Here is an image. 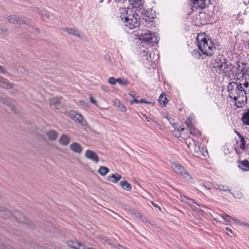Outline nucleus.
I'll return each mask as SVG.
<instances>
[{
  "label": "nucleus",
  "instance_id": "f257e3e1",
  "mask_svg": "<svg viewBox=\"0 0 249 249\" xmlns=\"http://www.w3.org/2000/svg\"><path fill=\"white\" fill-rule=\"evenodd\" d=\"M242 68L240 69L235 67H229L226 62H222L218 64L215 68L218 69L220 71L225 73V76L229 78H233L235 79H239L240 80L245 79L247 80V77L249 76L248 74V69L245 68L244 66H247V64H242ZM246 88H248L249 86L248 82H246L243 84Z\"/></svg>",
  "mask_w": 249,
  "mask_h": 249
},
{
  "label": "nucleus",
  "instance_id": "f03ea898",
  "mask_svg": "<svg viewBox=\"0 0 249 249\" xmlns=\"http://www.w3.org/2000/svg\"><path fill=\"white\" fill-rule=\"evenodd\" d=\"M242 84L235 82H231L228 85L229 96L230 98L234 100L237 107H241L245 105L247 102L246 92Z\"/></svg>",
  "mask_w": 249,
  "mask_h": 249
},
{
  "label": "nucleus",
  "instance_id": "7ed1b4c3",
  "mask_svg": "<svg viewBox=\"0 0 249 249\" xmlns=\"http://www.w3.org/2000/svg\"><path fill=\"white\" fill-rule=\"evenodd\" d=\"M120 17L125 26L130 29L138 27L140 24L139 20V16L134 13L130 8H124L120 10Z\"/></svg>",
  "mask_w": 249,
  "mask_h": 249
},
{
  "label": "nucleus",
  "instance_id": "20e7f679",
  "mask_svg": "<svg viewBox=\"0 0 249 249\" xmlns=\"http://www.w3.org/2000/svg\"><path fill=\"white\" fill-rule=\"evenodd\" d=\"M199 49L207 56H213L215 51L214 43L205 34H199L196 38Z\"/></svg>",
  "mask_w": 249,
  "mask_h": 249
},
{
  "label": "nucleus",
  "instance_id": "39448f33",
  "mask_svg": "<svg viewBox=\"0 0 249 249\" xmlns=\"http://www.w3.org/2000/svg\"><path fill=\"white\" fill-rule=\"evenodd\" d=\"M7 19L10 23L14 24H24L29 25L31 23L30 20L28 18L16 15L9 16L7 18Z\"/></svg>",
  "mask_w": 249,
  "mask_h": 249
},
{
  "label": "nucleus",
  "instance_id": "423d86ee",
  "mask_svg": "<svg viewBox=\"0 0 249 249\" xmlns=\"http://www.w3.org/2000/svg\"><path fill=\"white\" fill-rule=\"evenodd\" d=\"M173 171L178 176L183 178L187 180L191 179L192 178L190 175L187 173L185 169L181 165L173 163L171 165Z\"/></svg>",
  "mask_w": 249,
  "mask_h": 249
},
{
  "label": "nucleus",
  "instance_id": "0eeeda50",
  "mask_svg": "<svg viewBox=\"0 0 249 249\" xmlns=\"http://www.w3.org/2000/svg\"><path fill=\"white\" fill-rule=\"evenodd\" d=\"M69 116L71 119L74 122L79 123L82 125H85L86 121L84 120L81 114L77 113L74 110H71L69 111Z\"/></svg>",
  "mask_w": 249,
  "mask_h": 249
},
{
  "label": "nucleus",
  "instance_id": "6e6552de",
  "mask_svg": "<svg viewBox=\"0 0 249 249\" xmlns=\"http://www.w3.org/2000/svg\"><path fill=\"white\" fill-rule=\"evenodd\" d=\"M155 38L154 34L151 32L147 31L144 33L142 34L139 37V39L142 40L146 43H151L153 42V39Z\"/></svg>",
  "mask_w": 249,
  "mask_h": 249
},
{
  "label": "nucleus",
  "instance_id": "1a4fd4ad",
  "mask_svg": "<svg viewBox=\"0 0 249 249\" xmlns=\"http://www.w3.org/2000/svg\"><path fill=\"white\" fill-rule=\"evenodd\" d=\"M211 0H192L193 7L196 9H203L210 4Z\"/></svg>",
  "mask_w": 249,
  "mask_h": 249
},
{
  "label": "nucleus",
  "instance_id": "9d476101",
  "mask_svg": "<svg viewBox=\"0 0 249 249\" xmlns=\"http://www.w3.org/2000/svg\"><path fill=\"white\" fill-rule=\"evenodd\" d=\"M14 86V83L10 82L7 79L0 76V87L8 89H13Z\"/></svg>",
  "mask_w": 249,
  "mask_h": 249
},
{
  "label": "nucleus",
  "instance_id": "9b49d317",
  "mask_svg": "<svg viewBox=\"0 0 249 249\" xmlns=\"http://www.w3.org/2000/svg\"><path fill=\"white\" fill-rule=\"evenodd\" d=\"M85 157L87 159L90 160L95 163H98L99 161V157L96 153L90 150H87L86 151Z\"/></svg>",
  "mask_w": 249,
  "mask_h": 249
},
{
  "label": "nucleus",
  "instance_id": "f8f14e48",
  "mask_svg": "<svg viewBox=\"0 0 249 249\" xmlns=\"http://www.w3.org/2000/svg\"><path fill=\"white\" fill-rule=\"evenodd\" d=\"M0 101L3 104L10 107L12 111L14 112H16V107H15L14 102L11 100L7 98H1L0 99Z\"/></svg>",
  "mask_w": 249,
  "mask_h": 249
},
{
  "label": "nucleus",
  "instance_id": "ddd939ff",
  "mask_svg": "<svg viewBox=\"0 0 249 249\" xmlns=\"http://www.w3.org/2000/svg\"><path fill=\"white\" fill-rule=\"evenodd\" d=\"M121 178L122 176L118 173L112 174L110 176L107 177V180L112 183H116L121 179Z\"/></svg>",
  "mask_w": 249,
  "mask_h": 249
},
{
  "label": "nucleus",
  "instance_id": "4468645a",
  "mask_svg": "<svg viewBox=\"0 0 249 249\" xmlns=\"http://www.w3.org/2000/svg\"><path fill=\"white\" fill-rule=\"evenodd\" d=\"M46 136L51 141L56 140L58 137V133L54 130H50L46 132Z\"/></svg>",
  "mask_w": 249,
  "mask_h": 249
},
{
  "label": "nucleus",
  "instance_id": "2eb2a0df",
  "mask_svg": "<svg viewBox=\"0 0 249 249\" xmlns=\"http://www.w3.org/2000/svg\"><path fill=\"white\" fill-rule=\"evenodd\" d=\"M70 148L71 151L78 154L81 153L83 149L81 145L77 142L72 143L70 145Z\"/></svg>",
  "mask_w": 249,
  "mask_h": 249
},
{
  "label": "nucleus",
  "instance_id": "dca6fc26",
  "mask_svg": "<svg viewBox=\"0 0 249 249\" xmlns=\"http://www.w3.org/2000/svg\"><path fill=\"white\" fill-rule=\"evenodd\" d=\"M59 143L63 145H68L71 142L70 138L65 134H62L58 141Z\"/></svg>",
  "mask_w": 249,
  "mask_h": 249
},
{
  "label": "nucleus",
  "instance_id": "f3484780",
  "mask_svg": "<svg viewBox=\"0 0 249 249\" xmlns=\"http://www.w3.org/2000/svg\"><path fill=\"white\" fill-rule=\"evenodd\" d=\"M239 165L238 167L243 171L249 170V162L248 160L238 161Z\"/></svg>",
  "mask_w": 249,
  "mask_h": 249
},
{
  "label": "nucleus",
  "instance_id": "a211bd4d",
  "mask_svg": "<svg viewBox=\"0 0 249 249\" xmlns=\"http://www.w3.org/2000/svg\"><path fill=\"white\" fill-rule=\"evenodd\" d=\"M64 31L69 34L73 35L74 36L80 37L81 36L78 30L73 28H66Z\"/></svg>",
  "mask_w": 249,
  "mask_h": 249
},
{
  "label": "nucleus",
  "instance_id": "6ab92c4d",
  "mask_svg": "<svg viewBox=\"0 0 249 249\" xmlns=\"http://www.w3.org/2000/svg\"><path fill=\"white\" fill-rule=\"evenodd\" d=\"M114 106L118 107L122 112H125L126 110L125 106L122 104L120 101L118 100H115L113 102Z\"/></svg>",
  "mask_w": 249,
  "mask_h": 249
},
{
  "label": "nucleus",
  "instance_id": "aec40b11",
  "mask_svg": "<svg viewBox=\"0 0 249 249\" xmlns=\"http://www.w3.org/2000/svg\"><path fill=\"white\" fill-rule=\"evenodd\" d=\"M241 118L243 123L244 124L249 125V109L246 110Z\"/></svg>",
  "mask_w": 249,
  "mask_h": 249
},
{
  "label": "nucleus",
  "instance_id": "412c9836",
  "mask_svg": "<svg viewBox=\"0 0 249 249\" xmlns=\"http://www.w3.org/2000/svg\"><path fill=\"white\" fill-rule=\"evenodd\" d=\"M213 187L220 191H223L225 192L228 191L229 192H231V190L228 189L227 186L221 184L218 185L217 184L214 183L213 184Z\"/></svg>",
  "mask_w": 249,
  "mask_h": 249
},
{
  "label": "nucleus",
  "instance_id": "4be33fe9",
  "mask_svg": "<svg viewBox=\"0 0 249 249\" xmlns=\"http://www.w3.org/2000/svg\"><path fill=\"white\" fill-rule=\"evenodd\" d=\"M159 102L161 106H162V107L166 106V105L168 102V100H167V99L166 98L165 94H161L160 95L159 99Z\"/></svg>",
  "mask_w": 249,
  "mask_h": 249
},
{
  "label": "nucleus",
  "instance_id": "5701e85b",
  "mask_svg": "<svg viewBox=\"0 0 249 249\" xmlns=\"http://www.w3.org/2000/svg\"><path fill=\"white\" fill-rule=\"evenodd\" d=\"M120 185L124 190L127 191H130L131 190V185L126 181H121L120 182Z\"/></svg>",
  "mask_w": 249,
  "mask_h": 249
},
{
  "label": "nucleus",
  "instance_id": "b1692460",
  "mask_svg": "<svg viewBox=\"0 0 249 249\" xmlns=\"http://www.w3.org/2000/svg\"><path fill=\"white\" fill-rule=\"evenodd\" d=\"M61 98L58 97H53L49 100L50 105H58L61 102Z\"/></svg>",
  "mask_w": 249,
  "mask_h": 249
},
{
  "label": "nucleus",
  "instance_id": "393cba45",
  "mask_svg": "<svg viewBox=\"0 0 249 249\" xmlns=\"http://www.w3.org/2000/svg\"><path fill=\"white\" fill-rule=\"evenodd\" d=\"M109 171V170L108 168L104 166H101L98 170L99 174L102 176H106Z\"/></svg>",
  "mask_w": 249,
  "mask_h": 249
},
{
  "label": "nucleus",
  "instance_id": "a878e982",
  "mask_svg": "<svg viewBox=\"0 0 249 249\" xmlns=\"http://www.w3.org/2000/svg\"><path fill=\"white\" fill-rule=\"evenodd\" d=\"M14 215H15V218L19 222H21V223L25 222V220H24L25 217H24V216L22 214L18 213V212H16L14 213Z\"/></svg>",
  "mask_w": 249,
  "mask_h": 249
},
{
  "label": "nucleus",
  "instance_id": "bb28decb",
  "mask_svg": "<svg viewBox=\"0 0 249 249\" xmlns=\"http://www.w3.org/2000/svg\"><path fill=\"white\" fill-rule=\"evenodd\" d=\"M142 0H131V4L135 7L140 8L142 5Z\"/></svg>",
  "mask_w": 249,
  "mask_h": 249
},
{
  "label": "nucleus",
  "instance_id": "cd10ccee",
  "mask_svg": "<svg viewBox=\"0 0 249 249\" xmlns=\"http://www.w3.org/2000/svg\"><path fill=\"white\" fill-rule=\"evenodd\" d=\"M186 203L188 205L190 206L192 209H197V208L195 205H194V204H196L199 207V204L196 203L193 199H191V198H188V200H186Z\"/></svg>",
  "mask_w": 249,
  "mask_h": 249
},
{
  "label": "nucleus",
  "instance_id": "c85d7f7f",
  "mask_svg": "<svg viewBox=\"0 0 249 249\" xmlns=\"http://www.w3.org/2000/svg\"><path fill=\"white\" fill-rule=\"evenodd\" d=\"M190 133L195 136L198 137L200 135V132L194 127L190 129Z\"/></svg>",
  "mask_w": 249,
  "mask_h": 249
},
{
  "label": "nucleus",
  "instance_id": "c756f323",
  "mask_svg": "<svg viewBox=\"0 0 249 249\" xmlns=\"http://www.w3.org/2000/svg\"><path fill=\"white\" fill-rule=\"evenodd\" d=\"M116 82L119 85H124V86L126 85L127 84V83H128L126 79H125L124 78H117Z\"/></svg>",
  "mask_w": 249,
  "mask_h": 249
},
{
  "label": "nucleus",
  "instance_id": "7c9ffc66",
  "mask_svg": "<svg viewBox=\"0 0 249 249\" xmlns=\"http://www.w3.org/2000/svg\"><path fill=\"white\" fill-rule=\"evenodd\" d=\"M239 138L240 139V142H241V144L239 146L241 149L244 150L245 148V144H246L245 139L243 136H242L241 137H240Z\"/></svg>",
  "mask_w": 249,
  "mask_h": 249
},
{
  "label": "nucleus",
  "instance_id": "2f4dec72",
  "mask_svg": "<svg viewBox=\"0 0 249 249\" xmlns=\"http://www.w3.org/2000/svg\"><path fill=\"white\" fill-rule=\"evenodd\" d=\"M222 217L227 222H230L231 220L232 217L229 216V215L223 213L221 215Z\"/></svg>",
  "mask_w": 249,
  "mask_h": 249
},
{
  "label": "nucleus",
  "instance_id": "473e14b6",
  "mask_svg": "<svg viewBox=\"0 0 249 249\" xmlns=\"http://www.w3.org/2000/svg\"><path fill=\"white\" fill-rule=\"evenodd\" d=\"M116 81L117 79L115 78L114 77H110L108 79V83L111 85H114L117 83Z\"/></svg>",
  "mask_w": 249,
  "mask_h": 249
},
{
  "label": "nucleus",
  "instance_id": "72a5a7b5",
  "mask_svg": "<svg viewBox=\"0 0 249 249\" xmlns=\"http://www.w3.org/2000/svg\"><path fill=\"white\" fill-rule=\"evenodd\" d=\"M185 124L190 129L193 127V124L190 118H187L185 122Z\"/></svg>",
  "mask_w": 249,
  "mask_h": 249
},
{
  "label": "nucleus",
  "instance_id": "f704fd0d",
  "mask_svg": "<svg viewBox=\"0 0 249 249\" xmlns=\"http://www.w3.org/2000/svg\"><path fill=\"white\" fill-rule=\"evenodd\" d=\"M225 230L227 232V233L228 235H229L231 237H232L233 236V233L232 231V230L229 227H227L225 229Z\"/></svg>",
  "mask_w": 249,
  "mask_h": 249
},
{
  "label": "nucleus",
  "instance_id": "c9c22d12",
  "mask_svg": "<svg viewBox=\"0 0 249 249\" xmlns=\"http://www.w3.org/2000/svg\"><path fill=\"white\" fill-rule=\"evenodd\" d=\"M137 217L140 218V219L143 223L147 222V219L144 217L141 214L138 213Z\"/></svg>",
  "mask_w": 249,
  "mask_h": 249
},
{
  "label": "nucleus",
  "instance_id": "e433bc0d",
  "mask_svg": "<svg viewBox=\"0 0 249 249\" xmlns=\"http://www.w3.org/2000/svg\"><path fill=\"white\" fill-rule=\"evenodd\" d=\"M1 215H5V217H9L11 215V213L9 211L6 210L3 212V213L1 214Z\"/></svg>",
  "mask_w": 249,
  "mask_h": 249
},
{
  "label": "nucleus",
  "instance_id": "4c0bfd02",
  "mask_svg": "<svg viewBox=\"0 0 249 249\" xmlns=\"http://www.w3.org/2000/svg\"><path fill=\"white\" fill-rule=\"evenodd\" d=\"M41 12H42V13H40V15L41 16H45L47 18H49V13L47 12H46L45 10H43V11H41Z\"/></svg>",
  "mask_w": 249,
  "mask_h": 249
},
{
  "label": "nucleus",
  "instance_id": "58836bf2",
  "mask_svg": "<svg viewBox=\"0 0 249 249\" xmlns=\"http://www.w3.org/2000/svg\"><path fill=\"white\" fill-rule=\"evenodd\" d=\"M89 100L91 103H92L94 105H97L96 101L91 95L89 96Z\"/></svg>",
  "mask_w": 249,
  "mask_h": 249
},
{
  "label": "nucleus",
  "instance_id": "ea45409f",
  "mask_svg": "<svg viewBox=\"0 0 249 249\" xmlns=\"http://www.w3.org/2000/svg\"><path fill=\"white\" fill-rule=\"evenodd\" d=\"M7 33V30L6 28L3 27L0 29V34H6Z\"/></svg>",
  "mask_w": 249,
  "mask_h": 249
},
{
  "label": "nucleus",
  "instance_id": "a19ab883",
  "mask_svg": "<svg viewBox=\"0 0 249 249\" xmlns=\"http://www.w3.org/2000/svg\"><path fill=\"white\" fill-rule=\"evenodd\" d=\"M0 73L5 74L6 73L5 69L1 66H0Z\"/></svg>",
  "mask_w": 249,
  "mask_h": 249
},
{
  "label": "nucleus",
  "instance_id": "79ce46f5",
  "mask_svg": "<svg viewBox=\"0 0 249 249\" xmlns=\"http://www.w3.org/2000/svg\"><path fill=\"white\" fill-rule=\"evenodd\" d=\"M202 148L204 152L202 154L204 157H206L208 154V151H207L206 148L204 147H203Z\"/></svg>",
  "mask_w": 249,
  "mask_h": 249
},
{
  "label": "nucleus",
  "instance_id": "37998d69",
  "mask_svg": "<svg viewBox=\"0 0 249 249\" xmlns=\"http://www.w3.org/2000/svg\"><path fill=\"white\" fill-rule=\"evenodd\" d=\"M34 10L36 12L39 14V15H40V13H42L41 11H43V9H41L39 8H36Z\"/></svg>",
  "mask_w": 249,
  "mask_h": 249
},
{
  "label": "nucleus",
  "instance_id": "c03bdc74",
  "mask_svg": "<svg viewBox=\"0 0 249 249\" xmlns=\"http://www.w3.org/2000/svg\"><path fill=\"white\" fill-rule=\"evenodd\" d=\"M180 199L182 201L186 202V200H188V197L185 196H182L180 195Z\"/></svg>",
  "mask_w": 249,
  "mask_h": 249
},
{
  "label": "nucleus",
  "instance_id": "a18cd8bd",
  "mask_svg": "<svg viewBox=\"0 0 249 249\" xmlns=\"http://www.w3.org/2000/svg\"><path fill=\"white\" fill-rule=\"evenodd\" d=\"M231 220H232L234 223H235L236 224H239L240 223V221L237 219H235L232 217Z\"/></svg>",
  "mask_w": 249,
  "mask_h": 249
},
{
  "label": "nucleus",
  "instance_id": "49530a36",
  "mask_svg": "<svg viewBox=\"0 0 249 249\" xmlns=\"http://www.w3.org/2000/svg\"><path fill=\"white\" fill-rule=\"evenodd\" d=\"M140 103V101L136 99H134V100L133 101H131V104H133V103H137V104H138V103Z\"/></svg>",
  "mask_w": 249,
  "mask_h": 249
},
{
  "label": "nucleus",
  "instance_id": "de8ad7c7",
  "mask_svg": "<svg viewBox=\"0 0 249 249\" xmlns=\"http://www.w3.org/2000/svg\"><path fill=\"white\" fill-rule=\"evenodd\" d=\"M101 89H102L103 90H104L105 91H108V89H107V88L105 86H101Z\"/></svg>",
  "mask_w": 249,
  "mask_h": 249
},
{
  "label": "nucleus",
  "instance_id": "09e8293b",
  "mask_svg": "<svg viewBox=\"0 0 249 249\" xmlns=\"http://www.w3.org/2000/svg\"><path fill=\"white\" fill-rule=\"evenodd\" d=\"M79 102L83 106H87V104L84 101H80Z\"/></svg>",
  "mask_w": 249,
  "mask_h": 249
},
{
  "label": "nucleus",
  "instance_id": "8fccbe9b",
  "mask_svg": "<svg viewBox=\"0 0 249 249\" xmlns=\"http://www.w3.org/2000/svg\"><path fill=\"white\" fill-rule=\"evenodd\" d=\"M105 57V59L106 60H107L109 61L110 62L111 61V59H110V57H109V56L108 55H106Z\"/></svg>",
  "mask_w": 249,
  "mask_h": 249
},
{
  "label": "nucleus",
  "instance_id": "3c124183",
  "mask_svg": "<svg viewBox=\"0 0 249 249\" xmlns=\"http://www.w3.org/2000/svg\"><path fill=\"white\" fill-rule=\"evenodd\" d=\"M234 132L237 134V135L239 137V138L241 137L242 136L237 131L234 130Z\"/></svg>",
  "mask_w": 249,
  "mask_h": 249
},
{
  "label": "nucleus",
  "instance_id": "603ef678",
  "mask_svg": "<svg viewBox=\"0 0 249 249\" xmlns=\"http://www.w3.org/2000/svg\"><path fill=\"white\" fill-rule=\"evenodd\" d=\"M140 103H144L146 104H150L151 103L150 102H149L148 101H144L142 99L141 101H140Z\"/></svg>",
  "mask_w": 249,
  "mask_h": 249
},
{
  "label": "nucleus",
  "instance_id": "864d4df0",
  "mask_svg": "<svg viewBox=\"0 0 249 249\" xmlns=\"http://www.w3.org/2000/svg\"><path fill=\"white\" fill-rule=\"evenodd\" d=\"M152 205L155 207H158L159 208L160 210V207L158 206V205L156 204L155 203L152 202Z\"/></svg>",
  "mask_w": 249,
  "mask_h": 249
},
{
  "label": "nucleus",
  "instance_id": "5fc2aeb1",
  "mask_svg": "<svg viewBox=\"0 0 249 249\" xmlns=\"http://www.w3.org/2000/svg\"><path fill=\"white\" fill-rule=\"evenodd\" d=\"M184 130V128L181 126L180 127V128L178 129V131H180V132H182Z\"/></svg>",
  "mask_w": 249,
  "mask_h": 249
},
{
  "label": "nucleus",
  "instance_id": "6e6d98bb",
  "mask_svg": "<svg viewBox=\"0 0 249 249\" xmlns=\"http://www.w3.org/2000/svg\"><path fill=\"white\" fill-rule=\"evenodd\" d=\"M144 116H145V118H146V120H147L148 122L150 121V118H148L146 115H144Z\"/></svg>",
  "mask_w": 249,
  "mask_h": 249
},
{
  "label": "nucleus",
  "instance_id": "4d7b16f0",
  "mask_svg": "<svg viewBox=\"0 0 249 249\" xmlns=\"http://www.w3.org/2000/svg\"><path fill=\"white\" fill-rule=\"evenodd\" d=\"M115 1H117L118 2H120L121 1V0H114Z\"/></svg>",
  "mask_w": 249,
  "mask_h": 249
},
{
  "label": "nucleus",
  "instance_id": "13d9d810",
  "mask_svg": "<svg viewBox=\"0 0 249 249\" xmlns=\"http://www.w3.org/2000/svg\"><path fill=\"white\" fill-rule=\"evenodd\" d=\"M235 150L236 151V153H237V154H238V151H237V148H235Z\"/></svg>",
  "mask_w": 249,
  "mask_h": 249
},
{
  "label": "nucleus",
  "instance_id": "bf43d9fd",
  "mask_svg": "<svg viewBox=\"0 0 249 249\" xmlns=\"http://www.w3.org/2000/svg\"><path fill=\"white\" fill-rule=\"evenodd\" d=\"M187 146H188V147L189 148H191V147H190V145L188 144V145H187Z\"/></svg>",
  "mask_w": 249,
  "mask_h": 249
},
{
  "label": "nucleus",
  "instance_id": "052dcab7",
  "mask_svg": "<svg viewBox=\"0 0 249 249\" xmlns=\"http://www.w3.org/2000/svg\"><path fill=\"white\" fill-rule=\"evenodd\" d=\"M206 187V188H207V189H208V190H209V189H210V188H207V187Z\"/></svg>",
  "mask_w": 249,
  "mask_h": 249
}]
</instances>
